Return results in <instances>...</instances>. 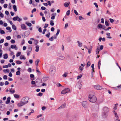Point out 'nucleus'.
<instances>
[{
	"instance_id": "10",
	"label": "nucleus",
	"mask_w": 121,
	"mask_h": 121,
	"mask_svg": "<svg viewBox=\"0 0 121 121\" xmlns=\"http://www.w3.org/2000/svg\"><path fill=\"white\" fill-rule=\"evenodd\" d=\"M107 112H103L102 113V116L104 118H106L107 116Z\"/></svg>"
},
{
	"instance_id": "33",
	"label": "nucleus",
	"mask_w": 121,
	"mask_h": 121,
	"mask_svg": "<svg viewBox=\"0 0 121 121\" xmlns=\"http://www.w3.org/2000/svg\"><path fill=\"white\" fill-rule=\"evenodd\" d=\"M91 63L90 61H88L87 63V67H88L91 65Z\"/></svg>"
},
{
	"instance_id": "11",
	"label": "nucleus",
	"mask_w": 121,
	"mask_h": 121,
	"mask_svg": "<svg viewBox=\"0 0 121 121\" xmlns=\"http://www.w3.org/2000/svg\"><path fill=\"white\" fill-rule=\"evenodd\" d=\"M10 99L11 98L10 97H8L7 99V101H6L5 102L6 104H8L10 103Z\"/></svg>"
},
{
	"instance_id": "1",
	"label": "nucleus",
	"mask_w": 121,
	"mask_h": 121,
	"mask_svg": "<svg viewBox=\"0 0 121 121\" xmlns=\"http://www.w3.org/2000/svg\"><path fill=\"white\" fill-rule=\"evenodd\" d=\"M89 100L90 102L92 103L95 102L97 100V98L95 95H90L89 96Z\"/></svg>"
},
{
	"instance_id": "59",
	"label": "nucleus",
	"mask_w": 121,
	"mask_h": 121,
	"mask_svg": "<svg viewBox=\"0 0 121 121\" xmlns=\"http://www.w3.org/2000/svg\"><path fill=\"white\" fill-rule=\"evenodd\" d=\"M46 109V107L45 106H43L42 107V110H44Z\"/></svg>"
},
{
	"instance_id": "55",
	"label": "nucleus",
	"mask_w": 121,
	"mask_h": 121,
	"mask_svg": "<svg viewBox=\"0 0 121 121\" xmlns=\"http://www.w3.org/2000/svg\"><path fill=\"white\" fill-rule=\"evenodd\" d=\"M47 30V29H44L43 30V34H44L45 33V32H46Z\"/></svg>"
},
{
	"instance_id": "19",
	"label": "nucleus",
	"mask_w": 121,
	"mask_h": 121,
	"mask_svg": "<svg viewBox=\"0 0 121 121\" xmlns=\"http://www.w3.org/2000/svg\"><path fill=\"white\" fill-rule=\"evenodd\" d=\"M13 9L15 12H16L17 11V7L15 5H14L13 6Z\"/></svg>"
},
{
	"instance_id": "37",
	"label": "nucleus",
	"mask_w": 121,
	"mask_h": 121,
	"mask_svg": "<svg viewBox=\"0 0 121 121\" xmlns=\"http://www.w3.org/2000/svg\"><path fill=\"white\" fill-rule=\"evenodd\" d=\"M20 71H17L16 73V75H19L20 73Z\"/></svg>"
},
{
	"instance_id": "60",
	"label": "nucleus",
	"mask_w": 121,
	"mask_h": 121,
	"mask_svg": "<svg viewBox=\"0 0 121 121\" xmlns=\"http://www.w3.org/2000/svg\"><path fill=\"white\" fill-rule=\"evenodd\" d=\"M48 24H46L43 27L44 28H45L47 27L48 26Z\"/></svg>"
},
{
	"instance_id": "58",
	"label": "nucleus",
	"mask_w": 121,
	"mask_h": 121,
	"mask_svg": "<svg viewBox=\"0 0 121 121\" xmlns=\"http://www.w3.org/2000/svg\"><path fill=\"white\" fill-rule=\"evenodd\" d=\"M68 26V23L65 24V29H66L67 27Z\"/></svg>"
},
{
	"instance_id": "20",
	"label": "nucleus",
	"mask_w": 121,
	"mask_h": 121,
	"mask_svg": "<svg viewBox=\"0 0 121 121\" xmlns=\"http://www.w3.org/2000/svg\"><path fill=\"white\" fill-rule=\"evenodd\" d=\"M36 49L35 50V51L36 52H37L39 51V46L38 45H37L36 47Z\"/></svg>"
},
{
	"instance_id": "30",
	"label": "nucleus",
	"mask_w": 121,
	"mask_h": 121,
	"mask_svg": "<svg viewBox=\"0 0 121 121\" xmlns=\"http://www.w3.org/2000/svg\"><path fill=\"white\" fill-rule=\"evenodd\" d=\"M22 63V62L20 60H17L16 61V63L18 65L21 64Z\"/></svg>"
},
{
	"instance_id": "23",
	"label": "nucleus",
	"mask_w": 121,
	"mask_h": 121,
	"mask_svg": "<svg viewBox=\"0 0 121 121\" xmlns=\"http://www.w3.org/2000/svg\"><path fill=\"white\" fill-rule=\"evenodd\" d=\"M8 55L6 53H5L4 54V58L5 59H6L8 58Z\"/></svg>"
},
{
	"instance_id": "26",
	"label": "nucleus",
	"mask_w": 121,
	"mask_h": 121,
	"mask_svg": "<svg viewBox=\"0 0 121 121\" xmlns=\"http://www.w3.org/2000/svg\"><path fill=\"white\" fill-rule=\"evenodd\" d=\"M68 73L67 72H65L64 74L63 75V76L64 77H66L67 76V75L68 74Z\"/></svg>"
},
{
	"instance_id": "12",
	"label": "nucleus",
	"mask_w": 121,
	"mask_h": 121,
	"mask_svg": "<svg viewBox=\"0 0 121 121\" xmlns=\"http://www.w3.org/2000/svg\"><path fill=\"white\" fill-rule=\"evenodd\" d=\"M103 110L104 112H108L109 111V109L108 107H105L104 108Z\"/></svg>"
},
{
	"instance_id": "7",
	"label": "nucleus",
	"mask_w": 121,
	"mask_h": 121,
	"mask_svg": "<svg viewBox=\"0 0 121 121\" xmlns=\"http://www.w3.org/2000/svg\"><path fill=\"white\" fill-rule=\"evenodd\" d=\"M5 105L4 104L0 105V110L2 111H4L5 110Z\"/></svg>"
},
{
	"instance_id": "45",
	"label": "nucleus",
	"mask_w": 121,
	"mask_h": 121,
	"mask_svg": "<svg viewBox=\"0 0 121 121\" xmlns=\"http://www.w3.org/2000/svg\"><path fill=\"white\" fill-rule=\"evenodd\" d=\"M0 16L1 17L3 18L4 17L3 14L0 11Z\"/></svg>"
},
{
	"instance_id": "56",
	"label": "nucleus",
	"mask_w": 121,
	"mask_h": 121,
	"mask_svg": "<svg viewBox=\"0 0 121 121\" xmlns=\"http://www.w3.org/2000/svg\"><path fill=\"white\" fill-rule=\"evenodd\" d=\"M79 19L80 20H81L82 19H84V18H83L82 16H79Z\"/></svg>"
},
{
	"instance_id": "18",
	"label": "nucleus",
	"mask_w": 121,
	"mask_h": 121,
	"mask_svg": "<svg viewBox=\"0 0 121 121\" xmlns=\"http://www.w3.org/2000/svg\"><path fill=\"white\" fill-rule=\"evenodd\" d=\"M20 58L21 60L23 59L24 60L26 59V57L23 55H22L20 57Z\"/></svg>"
},
{
	"instance_id": "29",
	"label": "nucleus",
	"mask_w": 121,
	"mask_h": 121,
	"mask_svg": "<svg viewBox=\"0 0 121 121\" xmlns=\"http://www.w3.org/2000/svg\"><path fill=\"white\" fill-rule=\"evenodd\" d=\"M32 50V48L31 47H29L28 48V51L29 52H30Z\"/></svg>"
},
{
	"instance_id": "36",
	"label": "nucleus",
	"mask_w": 121,
	"mask_h": 121,
	"mask_svg": "<svg viewBox=\"0 0 121 121\" xmlns=\"http://www.w3.org/2000/svg\"><path fill=\"white\" fill-rule=\"evenodd\" d=\"M12 28L14 30H16V27L14 25H12Z\"/></svg>"
},
{
	"instance_id": "63",
	"label": "nucleus",
	"mask_w": 121,
	"mask_h": 121,
	"mask_svg": "<svg viewBox=\"0 0 121 121\" xmlns=\"http://www.w3.org/2000/svg\"><path fill=\"white\" fill-rule=\"evenodd\" d=\"M35 81H32L31 82V83L32 85H34L35 84Z\"/></svg>"
},
{
	"instance_id": "31",
	"label": "nucleus",
	"mask_w": 121,
	"mask_h": 121,
	"mask_svg": "<svg viewBox=\"0 0 121 121\" xmlns=\"http://www.w3.org/2000/svg\"><path fill=\"white\" fill-rule=\"evenodd\" d=\"M12 89H13L12 88H11V89H9V91L11 93H14L15 92V91L14 90H13V91H12L11 90Z\"/></svg>"
},
{
	"instance_id": "13",
	"label": "nucleus",
	"mask_w": 121,
	"mask_h": 121,
	"mask_svg": "<svg viewBox=\"0 0 121 121\" xmlns=\"http://www.w3.org/2000/svg\"><path fill=\"white\" fill-rule=\"evenodd\" d=\"M66 106V104H63L61 106H60L59 108H58V109L59 108H64Z\"/></svg>"
},
{
	"instance_id": "44",
	"label": "nucleus",
	"mask_w": 121,
	"mask_h": 121,
	"mask_svg": "<svg viewBox=\"0 0 121 121\" xmlns=\"http://www.w3.org/2000/svg\"><path fill=\"white\" fill-rule=\"evenodd\" d=\"M26 24H27L28 26H32V24L30 23H26Z\"/></svg>"
},
{
	"instance_id": "16",
	"label": "nucleus",
	"mask_w": 121,
	"mask_h": 121,
	"mask_svg": "<svg viewBox=\"0 0 121 121\" xmlns=\"http://www.w3.org/2000/svg\"><path fill=\"white\" fill-rule=\"evenodd\" d=\"M6 29L7 30H9V32H11L12 31V30L11 29V28L9 27H7L6 28Z\"/></svg>"
},
{
	"instance_id": "25",
	"label": "nucleus",
	"mask_w": 121,
	"mask_h": 121,
	"mask_svg": "<svg viewBox=\"0 0 121 121\" xmlns=\"http://www.w3.org/2000/svg\"><path fill=\"white\" fill-rule=\"evenodd\" d=\"M21 27L22 29H25L26 28V27L25 25L24 24H23L21 25Z\"/></svg>"
},
{
	"instance_id": "2",
	"label": "nucleus",
	"mask_w": 121,
	"mask_h": 121,
	"mask_svg": "<svg viewBox=\"0 0 121 121\" xmlns=\"http://www.w3.org/2000/svg\"><path fill=\"white\" fill-rule=\"evenodd\" d=\"M56 69L54 66H51L49 70V73L51 75H53L55 74Z\"/></svg>"
},
{
	"instance_id": "14",
	"label": "nucleus",
	"mask_w": 121,
	"mask_h": 121,
	"mask_svg": "<svg viewBox=\"0 0 121 121\" xmlns=\"http://www.w3.org/2000/svg\"><path fill=\"white\" fill-rule=\"evenodd\" d=\"M17 46L16 45H11V48L12 49L15 48V50L17 49V48L16 47Z\"/></svg>"
},
{
	"instance_id": "52",
	"label": "nucleus",
	"mask_w": 121,
	"mask_h": 121,
	"mask_svg": "<svg viewBox=\"0 0 121 121\" xmlns=\"http://www.w3.org/2000/svg\"><path fill=\"white\" fill-rule=\"evenodd\" d=\"M38 31L39 32L41 33L42 32V29L41 27L39 28L38 29Z\"/></svg>"
},
{
	"instance_id": "62",
	"label": "nucleus",
	"mask_w": 121,
	"mask_h": 121,
	"mask_svg": "<svg viewBox=\"0 0 121 121\" xmlns=\"http://www.w3.org/2000/svg\"><path fill=\"white\" fill-rule=\"evenodd\" d=\"M79 68L80 70H81V71H82L83 69V68L81 66H80Z\"/></svg>"
},
{
	"instance_id": "9",
	"label": "nucleus",
	"mask_w": 121,
	"mask_h": 121,
	"mask_svg": "<svg viewBox=\"0 0 121 121\" xmlns=\"http://www.w3.org/2000/svg\"><path fill=\"white\" fill-rule=\"evenodd\" d=\"M29 98L28 97H24L22 99V100L23 101V102H26V101H28V100H29Z\"/></svg>"
},
{
	"instance_id": "8",
	"label": "nucleus",
	"mask_w": 121,
	"mask_h": 121,
	"mask_svg": "<svg viewBox=\"0 0 121 121\" xmlns=\"http://www.w3.org/2000/svg\"><path fill=\"white\" fill-rule=\"evenodd\" d=\"M87 102L86 101L83 102L82 103V106L84 108H86L87 107Z\"/></svg>"
},
{
	"instance_id": "35",
	"label": "nucleus",
	"mask_w": 121,
	"mask_h": 121,
	"mask_svg": "<svg viewBox=\"0 0 121 121\" xmlns=\"http://www.w3.org/2000/svg\"><path fill=\"white\" fill-rule=\"evenodd\" d=\"M21 52H18L16 55V56L17 57H18L19 56L21 55Z\"/></svg>"
},
{
	"instance_id": "38",
	"label": "nucleus",
	"mask_w": 121,
	"mask_h": 121,
	"mask_svg": "<svg viewBox=\"0 0 121 121\" xmlns=\"http://www.w3.org/2000/svg\"><path fill=\"white\" fill-rule=\"evenodd\" d=\"M3 78L4 80L7 79V76L6 75H4L3 76Z\"/></svg>"
},
{
	"instance_id": "47",
	"label": "nucleus",
	"mask_w": 121,
	"mask_h": 121,
	"mask_svg": "<svg viewBox=\"0 0 121 121\" xmlns=\"http://www.w3.org/2000/svg\"><path fill=\"white\" fill-rule=\"evenodd\" d=\"M50 35V32H48V33L46 35V36L47 37L49 38V36Z\"/></svg>"
},
{
	"instance_id": "4",
	"label": "nucleus",
	"mask_w": 121,
	"mask_h": 121,
	"mask_svg": "<svg viewBox=\"0 0 121 121\" xmlns=\"http://www.w3.org/2000/svg\"><path fill=\"white\" fill-rule=\"evenodd\" d=\"M70 90L69 88H65L61 92V94H65L67 93L70 92Z\"/></svg>"
},
{
	"instance_id": "22",
	"label": "nucleus",
	"mask_w": 121,
	"mask_h": 121,
	"mask_svg": "<svg viewBox=\"0 0 121 121\" xmlns=\"http://www.w3.org/2000/svg\"><path fill=\"white\" fill-rule=\"evenodd\" d=\"M50 24L52 26H53L54 25V22L53 20H51L50 21Z\"/></svg>"
},
{
	"instance_id": "61",
	"label": "nucleus",
	"mask_w": 121,
	"mask_h": 121,
	"mask_svg": "<svg viewBox=\"0 0 121 121\" xmlns=\"http://www.w3.org/2000/svg\"><path fill=\"white\" fill-rule=\"evenodd\" d=\"M101 64V61L100 60H99V61L98 65V66H100Z\"/></svg>"
},
{
	"instance_id": "43",
	"label": "nucleus",
	"mask_w": 121,
	"mask_h": 121,
	"mask_svg": "<svg viewBox=\"0 0 121 121\" xmlns=\"http://www.w3.org/2000/svg\"><path fill=\"white\" fill-rule=\"evenodd\" d=\"M98 26L99 28L102 29V25L101 24H99L98 25Z\"/></svg>"
},
{
	"instance_id": "54",
	"label": "nucleus",
	"mask_w": 121,
	"mask_h": 121,
	"mask_svg": "<svg viewBox=\"0 0 121 121\" xmlns=\"http://www.w3.org/2000/svg\"><path fill=\"white\" fill-rule=\"evenodd\" d=\"M36 10V9H34L31 12L32 13H33L34 12H35Z\"/></svg>"
},
{
	"instance_id": "15",
	"label": "nucleus",
	"mask_w": 121,
	"mask_h": 121,
	"mask_svg": "<svg viewBox=\"0 0 121 121\" xmlns=\"http://www.w3.org/2000/svg\"><path fill=\"white\" fill-rule=\"evenodd\" d=\"M77 43H78V46L80 47H81L82 46V43L80 42L79 41H77Z\"/></svg>"
},
{
	"instance_id": "51",
	"label": "nucleus",
	"mask_w": 121,
	"mask_h": 121,
	"mask_svg": "<svg viewBox=\"0 0 121 121\" xmlns=\"http://www.w3.org/2000/svg\"><path fill=\"white\" fill-rule=\"evenodd\" d=\"M105 25L107 26H108L109 25V24L108 22L107 21H106L105 22Z\"/></svg>"
},
{
	"instance_id": "24",
	"label": "nucleus",
	"mask_w": 121,
	"mask_h": 121,
	"mask_svg": "<svg viewBox=\"0 0 121 121\" xmlns=\"http://www.w3.org/2000/svg\"><path fill=\"white\" fill-rule=\"evenodd\" d=\"M92 48V47L91 46H90V48L89 49H88V53L89 54L90 53L91 51V49Z\"/></svg>"
},
{
	"instance_id": "64",
	"label": "nucleus",
	"mask_w": 121,
	"mask_h": 121,
	"mask_svg": "<svg viewBox=\"0 0 121 121\" xmlns=\"http://www.w3.org/2000/svg\"><path fill=\"white\" fill-rule=\"evenodd\" d=\"M38 121H44V120L43 118H42L39 120Z\"/></svg>"
},
{
	"instance_id": "40",
	"label": "nucleus",
	"mask_w": 121,
	"mask_h": 121,
	"mask_svg": "<svg viewBox=\"0 0 121 121\" xmlns=\"http://www.w3.org/2000/svg\"><path fill=\"white\" fill-rule=\"evenodd\" d=\"M115 117L116 119L115 121H120V120L119 119H118V116Z\"/></svg>"
},
{
	"instance_id": "50",
	"label": "nucleus",
	"mask_w": 121,
	"mask_h": 121,
	"mask_svg": "<svg viewBox=\"0 0 121 121\" xmlns=\"http://www.w3.org/2000/svg\"><path fill=\"white\" fill-rule=\"evenodd\" d=\"M11 43H14L15 42V41L13 39H11Z\"/></svg>"
},
{
	"instance_id": "21",
	"label": "nucleus",
	"mask_w": 121,
	"mask_h": 121,
	"mask_svg": "<svg viewBox=\"0 0 121 121\" xmlns=\"http://www.w3.org/2000/svg\"><path fill=\"white\" fill-rule=\"evenodd\" d=\"M3 71L4 73H9V70L8 69H4L3 70Z\"/></svg>"
},
{
	"instance_id": "48",
	"label": "nucleus",
	"mask_w": 121,
	"mask_h": 121,
	"mask_svg": "<svg viewBox=\"0 0 121 121\" xmlns=\"http://www.w3.org/2000/svg\"><path fill=\"white\" fill-rule=\"evenodd\" d=\"M34 42L35 44L36 45H37L38 43V41L37 40H34Z\"/></svg>"
},
{
	"instance_id": "3",
	"label": "nucleus",
	"mask_w": 121,
	"mask_h": 121,
	"mask_svg": "<svg viewBox=\"0 0 121 121\" xmlns=\"http://www.w3.org/2000/svg\"><path fill=\"white\" fill-rule=\"evenodd\" d=\"M28 102V101H27L24 102H23L22 101H21L20 103L17 104V105L18 107H21L26 104Z\"/></svg>"
},
{
	"instance_id": "6",
	"label": "nucleus",
	"mask_w": 121,
	"mask_h": 121,
	"mask_svg": "<svg viewBox=\"0 0 121 121\" xmlns=\"http://www.w3.org/2000/svg\"><path fill=\"white\" fill-rule=\"evenodd\" d=\"M94 87L95 89L98 90H101L102 89V87L98 85L94 86Z\"/></svg>"
},
{
	"instance_id": "32",
	"label": "nucleus",
	"mask_w": 121,
	"mask_h": 121,
	"mask_svg": "<svg viewBox=\"0 0 121 121\" xmlns=\"http://www.w3.org/2000/svg\"><path fill=\"white\" fill-rule=\"evenodd\" d=\"M14 96L17 99L19 97V96L17 94H14Z\"/></svg>"
},
{
	"instance_id": "39",
	"label": "nucleus",
	"mask_w": 121,
	"mask_h": 121,
	"mask_svg": "<svg viewBox=\"0 0 121 121\" xmlns=\"http://www.w3.org/2000/svg\"><path fill=\"white\" fill-rule=\"evenodd\" d=\"M54 14H52V17H51V19L52 20H53L55 19V16H54Z\"/></svg>"
},
{
	"instance_id": "42",
	"label": "nucleus",
	"mask_w": 121,
	"mask_h": 121,
	"mask_svg": "<svg viewBox=\"0 0 121 121\" xmlns=\"http://www.w3.org/2000/svg\"><path fill=\"white\" fill-rule=\"evenodd\" d=\"M0 33L1 34H5L4 31L2 30H0Z\"/></svg>"
},
{
	"instance_id": "41",
	"label": "nucleus",
	"mask_w": 121,
	"mask_h": 121,
	"mask_svg": "<svg viewBox=\"0 0 121 121\" xmlns=\"http://www.w3.org/2000/svg\"><path fill=\"white\" fill-rule=\"evenodd\" d=\"M70 11L69 10H68L67 11V12L66 13V14L67 16H69L70 14Z\"/></svg>"
},
{
	"instance_id": "28",
	"label": "nucleus",
	"mask_w": 121,
	"mask_h": 121,
	"mask_svg": "<svg viewBox=\"0 0 121 121\" xmlns=\"http://www.w3.org/2000/svg\"><path fill=\"white\" fill-rule=\"evenodd\" d=\"M78 88L79 89L81 88L82 87V85L80 83H79L78 84Z\"/></svg>"
},
{
	"instance_id": "49",
	"label": "nucleus",
	"mask_w": 121,
	"mask_h": 121,
	"mask_svg": "<svg viewBox=\"0 0 121 121\" xmlns=\"http://www.w3.org/2000/svg\"><path fill=\"white\" fill-rule=\"evenodd\" d=\"M25 43V40L24 39H23L21 42V44L22 45H23Z\"/></svg>"
},
{
	"instance_id": "5",
	"label": "nucleus",
	"mask_w": 121,
	"mask_h": 121,
	"mask_svg": "<svg viewBox=\"0 0 121 121\" xmlns=\"http://www.w3.org/2000/svg\"><path fill=\"white\" fill-rule=\"evenodd\" d=\"M13 19L14 21L17 20L19 22H20L22 20V19L20 18L18 16H17L16 17H14L13 18Z\"/></svg>"
},
{
	"instance_id": "17",
	"label": "nucleus",
	"mask_w": 121,
	"mask_h": 121,
	"mask_svg": "<svg viewBox=\"0 0 121 121\" xmlns=\"http://www.w3.org/2000/svg\"><path fill=\"white\" fill-rule=\"evenodd\" d=\"M100 51L99 49L98 48H97L96 50V52L97 55L99 54V52Z\"/></svg>"
},
{
	"instance_id": "53",
	"label": "nucleus",
	"mask_w": 121,
	"mask_h": 121,
	"mask_svg": "<svg viewBox=\"0 0 121 121\" xmlns=\"http://www.w3.org/2000/svg\"><path fill=\"white\" fill-rule=\"evenodd\" d=\"M48 5H49V6H51V2H50V1H48Z\"/></svg>"
},
{
	"instance_id": "34",
	"label": "nucleus",
	"mask_w": 121,
	"mask_h": 121,
	"mask_svg": "<svg viewBox=\"0 0 121 121\" xmlns=\"http://www.w3.org/2000/svg\"><path fill=\"white\" fill-rule=\"evenodd\" d=\"M64 5L66 7H67L69 5V4L68 3L65 2V3Z\"/></svg>"
},
{
	"instance_id": "46",
	"label": "nucleus",
	"mask_w": 121,
	"mask_h": 121,
	"mask_svg": "<svg viewBox=\"0 0 121 121\" xmlns=\"http://www.w3.org/2000/svg\"><path fill=\"white\" fill-rule=\"evenodd\" d=\"M43 93L41 92H39V93L37 95L38 96H42L43 95Z\"/></svg>"
},
{
	"instance_id": "57",
	"label": "nucleus",
	"mask_w": 121,
	"mask_h": 121,
	"mask_svg": "<svg viewBox=\"0 0 121 121\" xmlns=\"http://www.w3.org/2000/svg\"><path fill=\"white\" fill-rule=\"evenodd\" d=\"M74 12L76 15H77L78 14V13L77 12V11L76 10H74Z\"/></svg>"
},
{
	"instance_id": "27",
	"label": "nucleus",
	"mask_w": 121,
	"mask_h": 121,
	"mask_svg": "<svg viewBox=\"0 0 121 121\" xmlns=\"http://www.w3.org/2000/svg\"><path fill=\"white\" fill-rule=\"evenodd\" d=\"M39 61V59H37L36 60L35 65L36 66H38Z\"/></svg>"
}]
</instances>
